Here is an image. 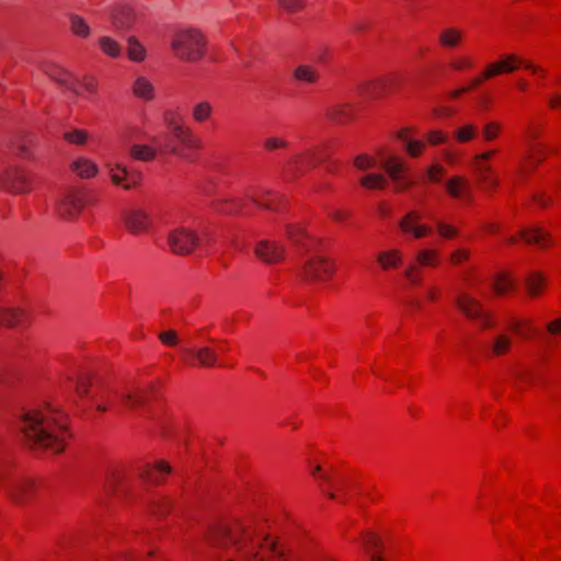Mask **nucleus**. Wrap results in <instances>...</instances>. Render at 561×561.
Masks as SVG:
<instances>
[{
    "label": "nucleus",
    "mask_w": 561,
    "mask_h": 561,
    "mask_svg": "<svg viewBox=\"0 0 561 561\" xmlns=\"http://www.w3.org/2000/svg\"><path fill=\"white\" fill-rule=\"evenodd\" d=\"M205 539L211 547L231 550L224 561H291L290 550L254 518L215 523Z\"/></svg>",
    "instance_id": "nucleus-1"
},
{
    "label": "nucleus",
    "mask_w": 561,
    "mask_h": 561,
    "mask_svg": "<svg viewBox=\"0 0 561 561\" xmlns=\"http://www.w3.org/2000/svg\"><path fill=\"white\" fill-rule=\"evenodd\" d=\"M22 432L32 449H47L61 454L72 439L70 420L57 407L46 404L23 415Z\"/></svg>",
    "instance_id": "nucleus-2"
},
{
    "label": "nucleus",
    "mask_w": 561,
    "mask_h": 561,
    "mask_svg": "<svg viewBox=\"0 0 561 561\" xmlns=\"http://www.w3.org/2000/svg\"><path fill=\"white\" fill-rule=\"evenodd\" d=\"M163 122L167 128L165 131L152 138L157 148L162 153H172L188 162L197 161L203 149L201 138L173 111L164 112Z\"/></svg>",
    "instance_id": "nucleus-3"
},
{
    "label": "nucleus",
    "mask_w": 561,
    "mask_h": 561,
    "mask_svg": "<svg viewBox=\"0 0 561 561\" xmlns=\"http://www.w3.org/2000/svg\"><path fill=\"white\" fill-rule=\"evenodd\" d=\"M526 69L534 76H538L540 79H546L548 71L541 66H536L529 59L522 58L517 54H505L500 59L488 62L483 70L480 71L476 77L478 78L481 85L485 82L504 75H511L519 69Z\"/></svg>",
    "instance_id": "nucleus-4"
},
{
    "label": "nucleus",
    "mask_w": 561,
    "mask_h": 561,
    "mask_svg": "<svg viewBox=\"0 0 561 561\" xmlns=\"http://www.w3.org/2000/svg\"><path fill=\"white\" fill-rule=\"evenodd\" d=\"M171 48L181 60L197 61L207 51V41L199 30H182L175 33L171 42Z\"/></svg>",
    "instance_id": "nucleus-5"
},
{
    "label": "nucleus",
    "mask_w": 561,
    "mask_h": 561,
    "mask_svg": "<svg viewBox=\"0 0 561 561\" xmlns=\"http://www.w3.org/2000/svg\"><path fill=\"white\" fill-rule=\"evenodd\" d=\"M497 152V149H490L473 156L470 162L477 186L490 195L494 194L500 186L499 174L490 164V160Z\"/></svg>",
    "instance_id": "nucleus-6"
},
{
    "label": "nucleus",
    "mask_w": 561,
    "mask_h": 561,
    "mask_svg": "<svg viewBox=\"0 0 561 561\" xmlns=\"http://www.w3.org/2000/svg\"><path fill=\"white\" fill-rule=\"evenodd\" d=\"M457 310L469 321H478L482 331L496 327L494 314L482 302L466 291H460L454 299Z\"/></svg>",
    "instance_id": "nucleus-7"
},
{
    "label": "nucleus",
    "mask_w": 561,
    "mask_h": 561,
    "mask_svg": "<svg viewBox=\"0 0 561 561\" xmlns=\"http://www.w3.org/2000/svg\"><path fill=\"white\" fill-rule=\"evenodd\" d=\"M335 273L336 263L333 259L325 255H313L301 265L299 276L307 283L322 284L331 280Z\"/></svg>",
    "instance_id": "nucleus-8"
},
{
    "label": "nucleus",
    "mask_w": 561,
    "mask_h": 561,
    "mask_svg": "<svg viewBox=\"0 0 561 561\" xmlns=\"http://www.w3.org/2000/svg\"><path fill=\"white\" fill-rule=\"evenodd\" d=\"M167 242L173 254L186 256L201 245V238L194 229L178 227L169 232Z\"/></svg>",
    "instance_id": "nucleus-9"
},
{
    "label": "nucleus",
    "mask_w": 561,
    "mask_h": 561,
    "mask_svg": "<svg viewBox=\"0 0 561 561\" xmlns=\"http://www.w3.org/2000/svg\"><path fill=\"white\" fill-rule=\"evenodd\" d=\"M0 186L12 194H27L34 188V180L24 169L12 165L0 173Z\"/></svg>",
    "instance_id": "nucleus-10"
},
{
    "label": "nucleus",
    "mask_w": 561,
    "mask_h": 561,
    "mask_svg": "<svg viewBox=\"0 0 561 561\" xmlns=\"http://www.w3.org/2000/svg\"><path fill=\"white\" fill-rule=\"evenodd\" d=\"M318 165L316 149L306 150L291 157L283 168V178L287 182H295Z\"/></svg>",
    "instance_id": "nucleus-11"
},
{
    "label": "nucleus",
    "mask_w": 561,
    "mask_h": 561,
    "mask_svg": "<svg viewBox=\"0 0 561 561\" xmlns=\"http://www.w3.org/2000/svg\"><path fill=\"white\" fill-rule=\"evenodd\" d=\"M323 117L334 126L345 127L355 124L359 117V108L353 102H339L328 105Z\"/></svg>",
    "instance_id": "nucleus-12"
},
{
    "label": "nucleus",
    "mask_w": 561,
    "mask_h": 561,
    "mask_svg": "<svg viewBox=\"0 0 561 561\" xmlns=\"http://www.w3.org/2000/svg\"><path fill=\"white\" fill-rule=\"evenodd\" d=\"M215 213L225 216L251 217L254 211L250 205L248 191L243 196L217 198L211 202Z\"/></svg>",
    "instance_id": "nucleus-13"
},
{
    "label": "nucleus",
    "mask_w": 561,
    "mask_h": 561,
    "mask_svg": "<svg viewBox=\"0 0 561 561\" xmlns=\"http://www.w3.org/2000/svg\"><path fill=\"white\" fill-rule=\"evenodd\" d=\"M253 253L256 260L266 265H278L286 259L285 247L280 242L270 239L255 242Z\"/></svg>",
    "instance_id": "nucleus-14"
},
{
    "label": "nucleus",
    "mask_w": 561,
    "mask_h": 561,
    "mask_svg": "<svg viewBox=\"0 0 561 561\" xmlns=\"http://www.w3.org/2000/svg\"><path fill=\"white\" fill-rule=\"evenodd\" d=\"M172 467L163 459L142 463L138 468V478L146 485L158 486L163 484L170 473Z\"/></svg>",
    "instance_id": "nucleus-15"
},
{
    "label": "nucleus",
    "mask_w": 561,
    "mask_h": 561,
    "mask_svg": "<svg viewBox=\"0 0 561 561\" xmlns=\"http://www.w3.org/2000/svg\"><path fill=\"white\" fill-rule=\"evenodd\" d=\"M181 358L185 365L191 367L213 368L219 365V355L210 346L183 348Z\"/></svg>",
    "instance_id": "nucleus-16"
},
{
    "label": "nucleus",
    "mask_w": 561,
    "mask_h": 561,
    "mask_svg": "<svg viewBox=\"0 0 561 561\" xmlns=\"http://www.w3.org/2000/svg\"><path fill=\"white\" fill-rule=\"evenodd\" d=\"M248 195L252 208L255 206L259 209L282 211L287 207L286 199L282 195L272 191L249 190Z\"/></svg>",
    "instance_id": "nucleus-17"
},
{
    "label": "nucleus",
    "mask_w": 561,
    "mask_h": 561,
    "mask_svg": "<svg viewBox=\"0 0 561 561\" xmlns=\"http://www.w3.org/2000/svg\"><path fill=\"white\" fill-rule=\"evenodd\" d=\"M87 204V194L80 190L67 192L57 205V211L64 219L78 217Z\"/></svg>",
    "instance_id": "nucleus-18"
},
{
    "label": "nucleus",
    "mask_w": 561,
    "mask_h": 561,
    "mask_svg": "<svg viewBox=\"0 0 561 561\" xmlns=\"http://www.w3.org/2000/svg\"><path fill=\"white\" fill-rule=\"evenodd\" d=\"M359 545L369 556V561H388L385 539L376 531L365 530L359 534Z\"/></svg>",
    "instance_id": "nucleus-19"
},
{
    "label": "nucleus",
    "mask_w": 561,
    "mask_h": 561,
    "mask_svg": "<svg viewBox=\"0 0 561 561\" xmlns=\"http://www.w3.org/2000/svg\"><path fill=\"white\" fill-rule=\"evenodd\" d=\"M398 85V79L394 76H387L359 85V93L368 99L377 100L391 94Z\"/></svg>",
    "instance_id": "nucleus-20"
},
{
    "label": "nucleus",
    "mask_w": 561,
    "mask_h": 561,
    "mask_svg": "<svg viewBox=\"0 0 561 561\" xmlns=\"http://www.w3.org/2000/svg\"><path fill=\"white\" fill-rule=\"evenodd\" d=\"M124 228L131 234H141L150 230L152 220L150 215L141 208H129L122 213Z\"/></svg>",
    "instance_id": "nucleus-21"
},
{
    "label": "nucleus",
    "mask_w": 561,
    "mask_h": 561,
    "mask_svg": "<svg viewBox=\"0 0 561 561\" xmlns=\"http://www.w3.org/2000/svg\"><path fill=\"white\" fill-rule=\"evenodd\" d=\"M423 214L420 210H410L399 221V229L403 234H411L414 239H422L433 233V228L422 224Z\"/></svg>",
    "instance_id": "nucleus-22"
},
{
    "label": "nucleus",
    "mask_w": 561,
    "mask_h": 561,
    "mask_svg": "<svg viewBox=\"0 0 561 561\" xmlns=\"http://www.w3.org/2000/svg\"><path fill=\"white\" fill-rule=\"evenodd\" d=\"M520 242L540 249L549 248L551 244L549 232L542 228L522 229L506 239V243L510 245L519 244Z\"/></svg>",
    "instance_id": "nucleus-23"
},
{
    "label": "nucleus",
    "mask_w": 561,
    "mask_h": 561,
    "mask_svg": "<svg viewBox=\"0 0 561 561\" xmlns=\"http://www.w3.org/2000/svg\"><path fill=\"white\" fill-rule=\"evenodd\" d=\"M112 183L124 190H135L142 182V174L136 171H127L125 167L116 165L110 171Z\"/></svg>",
    "instance_id": "nucleus-24"
},
{
    "label": "nucleus",
    "mask_w": 561,
    "mask_h": 561,
    "mask_svg": "<svg viewBox=\"0 0 561 561\" xmlns=\"http://www.w3.org/2000/svg\"><path fill=\"white\" fill-rule=\"evenodd\" d=\"M147 536H142L145 539ZM142 540L135 542L129 549L122 550L115 554L113 561H141L142 557L154 558L157 561H167L164 558L158 556V550L154 548L145 549L141 545Z\"/></svg>",
    "instance_id": "nucleus-25"
},
{
    "label": "nucleus",
    "mask_w": 561,
    "mask_h": 561,
    "mask_svg": "<svg viewBox=\"0 0 561 561\" xmlns=\"http://www.w3.org/2000/svg\"><path fill=\"white\" fill-rule=\"evenodd\" d=\"M375 262L383 273L398 271L404 262V254L400 249H389L378 252Z\"/></svg>",
    "instance_id": "nucleus-26"
},
{
    "label": "nucleus",
    "mask_w": 561,
    "mask_h": 561,
    "mask_svg": "<svg viewBox=\"0 0 561 561\" xmlns=\"http://www.w3.org/2000/svg\"><path fill=\"white\" fill-rule=\"evenodd\" d=\"M465 41V31L458 26L444 27L437 35V43L444 49H457L463 45Z\"/></svg>",
    "instance_id": "nucleus-27"
},
{
    "label": "nucleus",
    "mask_w": 561,
    "mask_h": 561,
    "mask_svg": "<svg viewBox=\"0 0 561 561\" xmlns=\"http://www.w3.org/2000/svg\"><path fill=\"white\" fill-rule=\"evenodd\" d=\"M31 322L30 314L19 308H3L0 310V325L5 328L26 327Z\"/></svg>",
    "instance_id": "nucleus-28"
},
{
    "label": "nucleus",
    "mask_w": 561,
    "mask_h": 561,
    "mask_svg": "<svg viewBox=\"0 0 561 561\" xmlns=\"http://www.w3.org/2000/svg\"><path fill=\"white\" fill-rule=\"evenodd\" d=\"M285 237L295 245L308 249L313 245L312 237L300 224H288L285 226Z\"/></svg>",
    "instance_id": "nucleus-29"
},
{
    "label": "nucleus",
    "mask_w": 561,
    "mask_h": 561,
    "mask_svg": "<svg viewBox=\"0 0 561 561\" xmlns=\"http://www.w3.org/2000/svg\"><path fill=\"white\" fill-rule=\"evenodd\" d=\"M537 161L530 159L528 156H524L515 171L513 185L514 186H522L527 183V181L530 179V176L537 171V169L540 167Z\"/></svg>",
    "instance_id": "nucleus-30"
},
{
    "label": "nucleus",
    "mask_w": 561,
    "mask_h": 561,
    "mask_svg": "<svg viewBox=\"0 0 561 561\" xmlns=\"http://www.w3.org/2000/svg\"><path fill=\"white\" fill-rule=\"evenodd\" d=\"M149 399V389L136 388L130 390L129 392L123 393L121 396V403L124 408L128 410H135L147 404Z\"/></svg>",
    "instance_id": "nucleus-31"
},
{
    "label": "nucleus",
    "mask_w": 561,
    "mask_h": 561,
    "mask_svg": "<svg viewBox=\"0 0 561 561\" xmlns=\"http://www.w3.org/2000/svg\"><path fill=\"white\" fill-rule=\"evenodd\" d=\"M446 192L451 198L462 199L471 194L469 182L460 175L451 176L445 184Z\"/></svg>",
    "instance_id": "nucleus-32"
},
{
    "label": "nucleus",
    "mask_w": 561,
    "mask_h": 561,
    "mask_svg": "<svg viewBox=\"0 0 561 561\" xmlns=\"http://www.w3.org/2000/svg\"><path fill=\"white\" fill-rule=\"evenodd\" d=\"M382 170L386 172L389 180H398V176L408 173L410 170L409 164L400 156H390L381 163Z\"/></svg>",
    "instance_id": "nucleus-33"
},
{
    "label": "nucleus",
    "mask_w": 561,
    "mask_h": 561,
    "mask_svg": "<svg viewBox=\"0 0 561 561\" xmlns=\"http://www.w3.org/2000/svg\"><path fill=\"white\" fill-rule=\"evenodd\" d=\"M36 489V483L33 480H22L12 488L11 497L14 502L24 504L34 496Z\"/></svg>",
    "instance_id": "nucleus-34"
},
{
    "label": "nucleus",
    "mask_w": 561,
    "mask_h": 561,
    "mask_svg": "<svg viewBox=\"0 0 561 561\" xmlns=\"http://www.w3.org/2000/svg\"><path fill=\"white\" fill-rule=\"evenodd\" d=\"M513 347V339L505 333L496 334L489 347V355L491 357H503L512 351Z\"/></svg>",
    "instance_id": "nucleus-35"
},
{
    "label": "nucleus",
    "mask_w": 561,
    "mask_h": 561,
    "mask_svg": "<svg viewBox=\"0 0 561 561\" xmlns=\"http://www.w3.org/2000/svg\"><path fill=\"white\" fill-rule=\"evenodd\" d=\"M358 184L367 191H385L389 187V180L382 173H366L358 179Z\"/></svg>",
    "instance_id": "nucleus-36"
},
{
    "label": "nucleus",
    "mask_w": 561,
    "mask_h": 561,
    "mask_svg": "<svg viewBox=\"0 0 561 561\" xmlns=\"http://www.w3.org/2000/svg\"><path fill=\"white\" fill-rule=\"evenodd\" d=\"M548 280L540 272H531L526 278L527 294L531 298L540 297L547 289Z\"/></svg>",
    "instance_id": "nucleus-37"
},
{
    "label": "nucleus",
    "mask_w": 561,
    "mask_h": 561,
    "mask_svg": "<svg viewBox=\"0 0 561 561\" xmlns=\"http://www.w3.org/2000/svg\"><path fill=\"white\" fill-rule=\"evenodd\" d=\"M508 329L514 334L530 340L537 336L538 330L529 319H515L511 321Z\"/></svg>",
    "instance_id": "nucleus-38"
},
{
    "label": "nucleus",
    "mask_w": 561,
    "mask_h": 561,
    "mask_svg": "<svg viewBox=\"0 0 561 561\" xmlns=\"http://www.w3.org/2000/svg\"><path fill=\"white\" fill-rule=\"evenodd\" d=\"M293 78L297 82L316 84L320 79V75L313 66L300 65L294 69Z\"/></svg>",
    "instance_id": "nucleus-39"
},
{
    "label": "nucleus",
    "mask_w": 561,
    "mask_h": 561,
    "mask_svg": "<svg viewBox=\"0 0 561 561\" xmlns=\"http://www.w3.org/2000/svg\"><path fill=\"white\" fill-rule=\"evenodd\" d=\"M415 262L421 267L436 268L440 265V253L436 249L420 250L415 255Z\"/></svg>",
    "instance_id": "nucleus-40"
},
{
    "label": "nucleus",
    "mask_w": 561,
    "mask_h": 561,
    "mask_svg": "<svg viewBox=\"0 0 561 561\" xmlns=\"http://www.w3.org/2000/svg\"><path fill=\"white\" fill-rule=\"evenodd\" d=\"M133 93L136 98L145 101H151L154 98V89L152 83L145 77H138L131 87Z\"/></svg>",
    "instance_id": "nucleus-41"
},
{
    "label": "nucleus",
    "mask_w": 561,
    "mask_h": 561,
    "mask_svg": "<svg viewBox=\"0 0 561 561\" xmlns=\"http://www.w3.org/2000/svg\"><path fill=\"white\" fill-rule=\"evenodd\" d=\"M71 170L75 171L81 179L94 178L98 173L96 164L84 158H80L71 163Z\"/></svg>",
    "instance_id": "nucleus-42"
},
{
    "label": "nucleus",
    "mask_w": 561,
    "mask_h": 561,
    "mask_svg": "<svg viewBox=\"0 0 561 561\" xmlns=\"http://www.w3.org/2000/svg\"><path fill=\"white\" fill-rule=\"evenodd\" d=\"M148 511L157 519H163L171 513L172 503L167 497L156 499L150 502Z\"/></svg>",
    "instance_id": "nucleus-43"
},
{
    "label": "nucleus",
    "mask_w": 561,
    "mask_h": 561,
    "mask_svg": "<svg viewBox=\"0 0 561 561\" xmlns=\"http://www.w3.org/2000/svg\"><path fill=\"white\" fill-rule=\"evenodd\" d=\"M478 125L469 123L458 127L454 133V138L459 144H466L474 140L478 137Z\"/></svg>",
    "instance_id": "nucleus-44"
},
{
    "label": "nucleus",
    "mask_w": 561,
    "mask_h": 561,
    "mask_svg": "<svg viewBox=\"0 0 561 561\" xmlns=\"http://www.w3.org/2000/svg\"><path fill=\"white\" fill-rule=\"evenodd\" d=\"M135 18L131 10L122 8L113 12V23L116 28L127 30L134 24Z\"/></svg>",
    "instance_id": "nucleus-45"
},
{
    "label": "nucleus",
    "mask_w": 561,
    "mask_h": 561,
    "mask_svg": "<svg viewBox=\"0 0 561 561\" xmlns=\"http://www.w3.org/2000/svg\"><path fill=\"white\" fill-rule=\"evenodd\" d=\"M211 114L213 105L208 101L198 102L192 107V119L197 124L207 122Z\"/></svg>",
    "instance_id": "nucleus-46"
},
{
    "label": "nucleus",
    "mask_w": 561,
    "mask_h": 561,
    "mask_svg": "<svg viewBox=\"0 0 561 561\" xmlns=\"http://www.w3.org/2000/svg\"><path fill=\"white\" fill-rule=\"evenodd\" d=\"M450 70L456 72H465L474 69L476 64L468 55H458L450 59L448 64Z\"/></svg>",
    "instance_id": "nucleus-47"
},
{
    "label": "nucleus",
    "mask_w": 561,
    "mask_h": 561,
    "mask_svg": "<svg viewBox=\"0 0 561 561\" xmlns=\"http://www.w3.org/2000/svg\"><path fill=\"white\" fill-rule=\"evenodd\" d=\"M513 289V279L507 273H500L494 277L493 290L496 295L503 296Z\"/></svg>",
    "instance_id": "nucleus-48"
},
{
    "label": "nucleus",
    "mask_w": 561,
    "mask_h": 561,
    "mask_svg": "<svg viewBox=\"0 0 561 561\" xmlns=\"http://www.w3.org/2000/svg\"><path fill=\"white\" fill-rule=\"evenodd\" d=\"M125 482V473L121 469H113L106 478V489L113 494H117L119 492L121 486H123Z\"/></svg>",
    "instance_id": "nucleus-49"
},
{
    "label": "nucleus",
    "mask_w": 561,
    "mask_h": 561,
    "mask_svg": "<svg viewBox=\"0 0 561 561\" xmlns=\"http://www.w3.org/2000/svg\"><path fill=\"white\" fill-rule=\"evenodd\" d=\"M156 156V150L148 145H134L130 148V157L135 160L151 161Z\"/></svg>",
    "instance_id": "nucleus-50"
},
{
    "label": "nucleus",
    "mask_w": 561,
    "mask_h": 561,
    "mask_svg": "<svg viewBox=\"0 0 561 561\" xmlns=\"http://www.w3.org/2000/svg\"><path fill=\"white\" fill-rule=\"evenodd\" d=\"M404 278L414 287H419L423 284V272L422 267L415 262L409 264L404 272Z\"/></svg>",
    "instance_id": "nucleus-51"
},
{
    "label": "nucleus",
    "mask_w": 561,
    "mask_h": 561,
    "mask_svg": "<svg viewBox=\"0 0 561 561\" xmlns=\"http://www.w3.org/2000/svg\"><path fill=\"white\" fill-rule=\"evenodd\" d=\"M503 131V124L499 121H490L482 127V138L485 142L497 139Z\"/></svg>",
    "instance_id": "nucleus-52"
},
{
    "label": "nucleus",
    "mask_w": 561,
    "mask_h": 561,
    "mask_svg": "<svg viewBox=\"0 0 561 561\" xmlns=\"http://www.w3.org/2000/svg\"><path fill=\"white\" fill-rule=\"evenodd\" d=\"M70 30L73 35L81 38H87L91 32L88 23L76 14L70 15Z\"/></svg>",
    "instance_id": "nucleus-53"
},
{
    "label": "nucleus",
    "mask_w": 561,
    "mask_h": 561,
    "mask_svg": "<svg viewBox=\"0 0 561 561\" xmlns=\"http://www.w3.org/2000/svg\"><path fill=\"white\" fill-rule=\"evenodd\" d=\"M353 167L357 171H368L377 167V159L368 153H360L353 158Z\"/></svg>",
    "instance_id": "nucleus-54"
},
{
    "label": "nucleus",
    "mask_w": 561,
    "mask_h": 561,
    "mask_svg": "<svg viewBox=\"0 0 561 561\" xmlns=\"http://www.w3.org/2000/svg\"><path fill=\"white\" fill-rule=\"evenodd\" d=\"M127 56L130 60L138 62L145 60L146 58V49L133 36L128 38Z\"/></svg>",
    "instance_id": "nucleus-55"
},
{
    "label": "nucleus",
    "mask_w": 561,
    "mask_h": 561,
    "mask_svg": "<svg viewBox=\"0 0 561 561\" xmlns=\"http://www.w3.org/2000/svg\"><path fill=\"white\" fill-rule=\"evenodd\" d=\"M531 202L540 209H548L554 206V198L546 191L538 190L531 195Z\"/></svg>",
    "instance_id": "nucleus-56"
},
{
    "label": "nucleus",
    "mask_w": 561,
    "mask_h": 561,
    "mask_svg": "<svg viewBox=\"0 0 561 561\" xmlns=\"http://www.w3.org/2000/svg\"><path fill=\"white\" fill-rule=\"evenodd\" d=\"M526 156L537 161L539 164H542L549 156L548 146L543 142H535L530 145Z\"/></svg>",
    "instance_id": "nucleus-57"
},
{
    "label": "nucleus",
    "mask_w": 561,
    "mask_h": 561,
    "mask_svg": "<svg viewBox=\"0 0 561 561\" xmlns=\"http://www.w3.org/2000/svg\"><path fill=\"white\" fill-rule=\"evenodd\" d=\"M99 44H100L101 50L105 55H107L112 58H117L121 55V51H122L121 46L113 38H111L108 36H103L99 39Z\"/></svg>",
    "instance_id": "nucleus-58"
},
{
    "label": "nucleus",
    "mask_w": 561,
    "mask_h": 561,
    "mask_svg": "<svg viewBox=\"0 0 561 561\" xmlns=\"http://www.w3.org/2000/svg\"><path fill=\"white\" fill-rule=\"evenodd\" d=\"M482 85L480 84L478 78L474 76L472 77L468 84L465 85V87H461V88H458V89H454V90H450L447 92V98L449 100H458L459 98H461L463 94L466 93H469V92H472V91H476L478 90L479 88H481Z\"/></svg>",
    "instance_id": "nucleus-59"
},
{
    "label": "nucleus",
    "mask_w": 561,
    "mask_h": 561,
    "mask_svg": "<svg viewBox=\"0 0 561 561\" xmlns=\"http://www.w3.org/2000/svg\"><path fill=\"white\" fill-rule=\"evenodd\" d=\"M448 134L442 129H432L424 134V141L426 145L433 147L444 145L448 141Z\"/></svg>",
    "instance_id": "nucleus-60"
},
{
    "label": "nucleus",
    "mask_w": 561,
    "mask_h": 561,
    "mask_svg": "<svg viewBox=\"0 0 561 561\" xmlns=\"http://www.w3.org/2000/svg\"><path fill=\"white\" fill-rule=\"evenodd\" d=\"M393 193L401 194L410 191L415 184V180L411 179L408 173L398 176V180H392Z\"/></svg>",
    "instance_id": "nucleus-61"
},
{
    "label": "nucleus",
    "mask_w": 561,
    "mask_h": 561,
    "mask_svg": "<svg viewBox=\"0 0 561 561\" xmlns=\"http://www.w3.org/2000/svg\"><path fill=\"white\" fill-rule=\"evenodd\" d=\"M88 133L84 129H73L64 134V139L72 145L81 146L88 140Z\"/></svg>",
    "instance_id": "nucleus-62"
},
{
    "label": "nucleus",
    "mask_w": 561,
    "mask_h": 561,
    "mask_svg": "<svg viewBox=\"0 0 561 561\" xmlns=\"http://www.w3.org/2000/svg\"><path fill=\"white\" fill-rule=\"evenodd\" d=\"M426 148V142L420 139H413L404 145L405 152L411 158H419L423 154Z\"/></svg>",
    "instance_id": "nucleus-63"
},
{
    "label": "nucleus",
    "mask_w": 561,
    "mask_h": 561,
    "mask_svg": "<svg viewBox=\"0 0 561 561\" xmlns=\"http://www.w3.org/2000/svg\"><path fill=\"white\" fill-rule=\"evenodd\" d=\"M545 133V126L538 121H530L525 129L526 137L530 140L540 138Z\"/></svg>",
    "instance_id": "nucleus-64"
}]
</instances>
